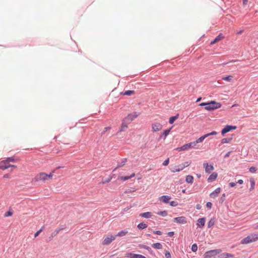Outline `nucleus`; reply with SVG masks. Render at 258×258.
<instances>
[{"instance_id": "9", "label": "nucleus", "mask_w": 258, "mask_h": 258, "mask_svg": "<svg viewBox=\"0 0 258 258\" xmlns=\"http://www.w3.org/2000/svg\"><path fill=\"white\" fill-rule=\"evenodd\" d=\"M125 257L128 258H147L145 256L140 254H136L132 252L126 253Z\"/></svg>"}, {"instance_id": "23", "label": "nucleus", "mask_w": 258, "mask_h": 258, "mask_svg": "<svg viewBox=\"0 0 258 258\" xmlns=\"http://www.w3.org/2000/svg\"><path fill=\"white\" fill-rule=\"evenodd\" d=\"M139 216L143 218H149L151 217L152 214L151 212H147L140 214Z\"/></svg>"}, {"instance_id": "43", "label": "nucleus", "mask_w": 258, "mask_h": 258, "mask_svg": "<svg viewBox=\"0 0 258 258\" xmlns=\"http://www.w3.org/2000/svg\"><path fill=\"white\" fill-rule=\"evenodd\" d=\"M170 205L172 206V207H176L177 206L178 204L177 203V202L176 201H171L170 203Z\"/></svg>"}, {"instance_id": "7", "label": "nucleus", "mask_w": 258, "mask_h": 258, "mask_svg": "<svg viewBox=\"0 0 258 258\" xmlns=\"http://www.w3.org/2000/svg\"><path fill=\"white\" fill-rule=\"evenodd\" d=\"M173 221L178 224H184L187 223L186 218L184 216L174 218Z\"/></svg>"}, {"instance_id": "54", "label": "nucleus", "mask_w": 258, "mask_h": 258, "mask_svg": "<svg viewBox=\"0 0 258 258\" xmlns=\"http://www.w3.org/2000/svg\"><path fill=\"white\" fill-rule=\"evenodd\" d=\"M111 127L110 126H107L104 128L103 132L102 133V135L104 134L107 131L110 130Z\"/></svg>"}, {"instance_id": "39", "label": "nucleus", "mask_w": 258, "mask_h": 258, "mask_svg": "<svg viewBox=\"0 0 258 258\" xmlns=\"http://www.w3.org/2000/svg\"><path fill=\"white\" fill-rule=\"evenodd\" d=\"M256 170H257L256 168L254 166H251L249 169V172L251 173H255L256 171Z\"/></svg>"}, {"instance_id": "49", "label": "nucleus", "mask_w": 258, "mask_h": 258, "mask_svg": "<svg viewBox=\"0 0 258 258\" xmlns=\"http://www.w3.org/2000/svg\"><path fill=\"white\" fill-rule=\"evenodd\" d=\"M140 248H144L147 250V248L149 247L147 245H144V244H139L138 246Z\"/></svg>"}, {"instance_id": "1", "label": "nucleus", "mask_w": 258, "mask_h": 258, "mask_svg": "<svg viewBox=\"0 0 258 258\" xmlns=\"http://www.w3.org/2000/svg\"><path fill=\"white\" fill-rule=\"evenodd\" d=\"M258 239L257 234H252L242 239L241 241L242 244H247L256 241Z\"/></svg>"}, {"instance_id": "58", "label": "nucleus", "mask_w": 258, "mask_h": 258, "mask_svg": "<svg viewBox=\"0 0 258 258\" xmlns=\"http://www.w3.org/2000/svg\"><path fill=\"white\" fill-rule=\"evenodd\" d=\"M188 166H189V164H188V162H185V163H184L183 166H182V167H181V168H183V169L185 167H187Z\"/></svg>"}, {"instance_id": "57", "label": "nucleus", "mask_w": 258, "mask_h": 258, "mask_svg": "<svg viewBox=\"0 0 258 258\" xmlns=\"http://www.w3.org/2000/svg\"><path fill=\"white\" fill-rule=\"evenodd\" d=\"M231 151H229V152H227V153L224 155V157L225 158L229 157V156H230V154H231Z\"/></svg>"}, {"instance_id": "41", "label": "nucleus", "mask_w": 258, "mask_h": 258, "mask_svg": "<svg viewBox=\"0 0 258 258\" xmlns=\"http://www.w3.org/2000/svg\"><path fill=\"white\" fill-rule=\"evenodd\" d=\"M147 250L149 251V252L153 256H155V252L152 250L151 247L149 246L147 248Z\"/></svg>"}, {"instance_id": "51", "label": "nucleus", "mask_w": 258, "mask_h": 258, "mask_svg": "<svg viewBox=\"0 0 258 258\" xmlns=\"http://www.w3.org/2000/svg\"><path fill=\"white\" fill-rule=\"evenodd\" d=\"M212 204L210 202H208L206 203V206L207 208H208L209 209H211L212 208Z\"/></svg>"}, {"instance_id": "16", "label": "nucleus", "mask_w": 258, "mask_h": 258, "mask_svg": "<svg viewBox=\"0 0 258 258\" xmlns=\"http://www.w3.org/2000/svg\"><path fill=\"white\" fill-rule=\"evenodd\" d=\"M218 174L217 172L212 173L208 178L207 181L209 182H212L214 181L216 178L217 177Z\"/></svg>"}, {"instance_id": "56", "label": "nucleus", "mask_w": 258, "mask_h": 258, "mask_svg": "<svg viewBox=\"0 0 258 258\" xmlns=\"http://www.w3.org/2000/svg\"><path fill=\"white\" fill-rule=\"evenodd\" d=\"M236 185V183L234 182H230L229 184L230 187H234Z\"/></svg>"}, {"instance_id": "38", "label": "nucleus", "mask_w": 258, "mask_h": 258, "mask_svg": "<svg viewBox=\"0 0 258 258\" xmlns=\"http://www.w3.org/2000/svg\"><path fill=\"white\" fill-rule=\"evenodd\" d=\"M197 250H198V246H197V244H196V243L193 244L191 246V250L193 252H196L197 251Z\"/></svg>"}, {"instance_id": "32", "label": "nucleus", "mask_w": 258, "mask_h": 258, "mask_svg": "<svg viewBox=\"0 0 258 258\" xmlns=\"http://www.w3.org/2000/svg\"><path fill=\"white\" fill-rule=\"evenodd\" d=\"M134 94H135L134 90H127L123 93V95L126 96H131Z\"/></svg>"}, {"instance_id": "46", "label": "nucleus", "mask_w": 258, "mask_h": 258, "mask_svg": "<svg viewBox=\"0 0 258 258\" xmlns=\"http://www.w3.org/2000/svg\"><path fill=\"white\" fill-rule=\"evenodd\" d=\"M131 178V176H121V179L123 180V181H126L129 179H130Z\"/></svg>"}, {"instance_id": "14", "label": "nucleus", "mask_w": 258, "mask_h": 258, "mask_svg": "<svg viewBox=\"0 0 258 258\" xmlns=\"http://www.w3.org/2000/svg\"><path fill=\"white\" fill-rule=\"evenodd\" d=\"M172 128V127H170V128L169 129H167V130H164L163 134H161L159 137V139H165L166 137L169 135L170 132V130Z\"/></svg>"}, {"instance_id": "45", "label": "nucleus", "mask_w": 258, "mask_h": 258, "mask_svg": "<svg viewBox=\"0 0 258 258\" xmlns=\"http://www.w3.org/2000/svg\"><path fill=\"white\" fill-rule=\"evenodd\" d=\"M169 163V159L167 158L162 163V165L164 166H167Z\"/></svg>"}, {"instance_id": "2", "label": "nucleus", "mask_w": 258, "mask_h": 258, "mask_svg": "<svg viewBox=\"0 0 258 258\" xmlns=\"http://www.w3.org/2000/svg\"><path fill=\"white\" fill-rule=\"evenodd\" d=\"M221 104L220 103L216 102L215 101H211L210 102H206V107L205 109L208 111H212L216 109L221 107Z\"/></svg>"}, {"instance_id": "53", "label": "nucleus", "mask_w": 258, "mask_h": 258, "mask_svg": "<svg viewBox=\"0 0 258 258\" xmlns=\"http://www.w3.org/2000/svg\"><path fill=\"white\" fill-rule=\"evenodd\" d=\"M111 179H112L111 177L108 178L106 179H105V180L103 181L102 183H108V182H110V181L111 180Z\"/></svg>"}, {"instance_id": "31", "label": "nucleus", "mask_w": 258, "mask_h": 258, "mask_svg": "<svg viewBox=\"0 0 258 258\" xmlns=\"http://www.w3.org/2000/svg\"><path fill=\"white\" fill-rule=\"evenodd\" d=\"M127 233V231H125V230H122V231H120L119 232H118L117 233V234L116 235H115V237L116 236H120V237H121V236H123L124 235H125Z\"/></svg>"}, {"instance_id": "22", "label": "nucleus", "mask_w": 258, "mask_h": 258, "mask_svg": "<svg viewBox=\"0 0 258 258\" xmlns=\"http://www.w3.org/2000/svg\"><path fill=\"white\" fill-rule=\"evenodd\" d=\"M127 161L126 158H124L122 160L121 162L118 164L117 167L113 170V172L115 171L117 168H120L124 166Z\"/></svg>"}, {"instance_id": "40", "label": "nucleus", "mask_w": 258, "mask_h": 258, "mask_svg": "<svg viewBox=\"0 0 258 258\" xmlns=\"http://www.w3.org/2000/svg\"><path fill=\"white\" fill-rule=\"evenodd\" d=\"M183 169V168H179V167H175L173 169L171 170L172 172H179Z\"/></svg>"}, {"instance_id": "60", "label": "nucleus", "mask_w": 258, "mask_h": 258, "mask_svg": "<svg viewBox=\"0 0 258 258\" xmlns=\"http://www.w3.org/2000/svg\"><path fill=\"white\" fill-rule=\"evenodd\" d=\"M209 134H210V136L216 135L217 134V132L216 131H213V132L210 133Z\"/></svg>"}, {"instance_id": "3", "label": "nucleus", "mask_w": 258, "mask_h": 258, "mask_svg": "<svg viewBox=\"0 0 258 258\" xmlns=\"http://www.w3.org/2000/svg\"><path fill=\"white\" fill-rule=\"evenodd\" d=\"M222 252L221 249H216L206 251L205 254V258H215V256Z\"/></svg>"}, {"instance_id": "50", "label": "nucleus", "mask_w": 258, "mask_h": 258, "mask_svg": "<svg viewBox=\"0 0 258 258\" xmlns=\"http://www.w3.org/2000/svg\"><path fill=\"white\" fill-rule=\"evenodd\" d=\"M54 172V171H52L49 174H47V178H51L52 177L53 173Z\"/></svg>"}, {"instance_id": "17", "label": "nucleus", "mask_w": 258, "mask_h": 258, "mask_svg": "<svg viewBox=\"0 0 258 258\" xmlns=\"http://www.w3.org/2000/svg\"><path fill=\"white\" fill-rule=\"evenodd\" d=\"M205 222H206L205 218L203 217L202 218H200L198 220L197 224L198 226H199L200 228H202L205 225Z\"/></svg>"}, {"instance_id": "35", "label": "nucleus", "mask_w": 258, "mask_h": 258, "mask_svg": "<svg viewBox=\"0 0 258 258\" xmlns=\"http://www.w3.org/2000/svg\"><path fill=\"white\" fill-rule=\"evenodd\" d=\"M232 78L233 77L232 76L229 75L226 77H223L222 79L224 81L229 82L232 80Z\"/></svg>"}, {"instance_id": "20", "label": "nucleus", "mask_w": 258, "mask_h": 258, "mask_svg": "<svg viewBox=\"0 0 258 258\" xmlns=\"http://www.w3.org/2000/svg\"><path fill=\"white\" fill-rule=\"evenodd\" d=\"M234 255L229 253H223L220 255H219L217 258H229L233 257Z\"/></svg>"}, {"instance_id": "44", "label": "nucleus", "mask_w": 258, "mask_h": 258, "mask_svg": "<svg viewBox=\"0 0 258 258\" xmlns=\"http://www.w3.org/2000/svg\"><path fill=\"white\" fill-rule=\"evenodd\" d=\"M165 256L166 258H171V254L169 251L166 250L165 252Z\"/></svg>"}, {"instance_id": "34", "label": "nucleus", "mask_w": 258, "mask_h": 258, "mask_svg": "<svg viewBox=\"0 0 258 258\" xmlns=\"http://www.w3.org/2000/svg\"><path fill=\"white\" fill-rule=\"evenodd\" d=\"M205 137H204V135L203 136H201L199 139H197L195 141H194V143L195 145H196L197 144L202 142L204 139Z\"/></svg>"}, {"instance_id": "19", "label": "nucleus", "mask_w": 258, "mask_h": 258, "mask_svg": "<svg viewBox=\"0 0 258 258\" xmlns=\"http://www.w3.org/2000/svg\"><path fill=\"white\" fill-rule=\"evenodd\" d=\"M125 119H124L122 120L121 127L119 128V131H118V133L123 132L128 127L127 123L125 122Z\"/></svg>"}, {"instance_id": "29", "label": "nucleus", "mask_w": 258, "mask_h": 258, "mask_svg": "<svg viewBox=\"0 0 258 258\" xmlns=\"http://www.w3.org/2000/svg\"><path fill=\"white\" fill-rule=\"evenodd\" d=\"M215 223V220L214 218H212L210 219V220L208 223V227L211 228L212 227Z\"/></svg>"}, {"instance_id": "12", "label": "nucleus", "mask_w": 258, "mask_h": 258, "mask_svg": "<svg viewBox=\"0 0 258 258\" xmlns=\"http://www.w3.org/2000/svg\"><path fill=\"white\" fill-rule=\"evenodd\" d=\"M139 115V113L136 112H134L133 113H130L127 115V116L124 118L125 120H127L129 121H132L134 119L137 118Z\"/></svg>"}, {"instance_id": "18", "label": "nucleus", "mask_w": 258, "mask_h": 258, "mask_svg": "<svg viewBox=\"0 0 258 258\" xmlns=\"http://www.w3.org/2000/svg\"><path fill=\"white\" fill-rule=\"evenodd\" d=\"M224 38V36H223L222 33L219 34L216 37V38L211 42L210 44L211 45H213L218 41L222 40Z\"/></svg>"}, {"instance_id": "5", "label": "nucleus", "mask_w": 258, "mask_h": 258, "mask_svg": "<svg viewBox=\"0 0 258 258\" xmlns=\"http://www.w3.org/2000/svg\"><path fill=\"white\" fill-rule=\"evenodd\" d=\"M237 126L232 125H227L221 131L222 135L224 136L225 134L236 129Z\"/></svg>"}, {"instance_id": "64", "label": "nucleus", "mask_w": 258, "mask_h": 258, "mask_svg": "<svg viewBox=\"0 0 258 258\" xmlns=\"http://www.w3.org/2000/svg\"><path fill=\"white\" fill-rule=\"evenodd\" d=\"M199 105L200 106H205L206 107V102H203V103H201L199 104Z\"/></svg>"}, {"instance_id": "47", "label": "nucleus", "mask_w": 258, "mask_h": 258, "mask_svg": "<svg viewBox=\"0 0 258 258\" xmlns=\"http://www.w3.org/2000/svg\"><path fill=\"white\" fill-rule=\"evenodd\" d=\"M226 194H223L221 197L220 200L222 202H223L225 200Z\"/></svg>"}, {"instance_id": "37", "label": "nucleus", "mask_w": 258, "mask_h": 258, "mask_svg": "<svg viewBox=\"0 0 258 258\" xmlns=\"http://www.w3.org/2000/svg\"><path fill=\"white\" fill-rule=\"evenodd\" d=\"M60 230H61V229H58L56 230L55 231H54L53 232H52L51 233V236L52 237H53L55 236L59 233V232Z\"/></svg>"}, {"instance_id": "21", "label": "nucleus", "mask_w": 258, "mask_h": 258, "mask_svg": "<svg viewBox=\"0 0 258 258\" xmlns=\"http://www.w3.org/2000/svg\"><path fill=\"white\" fill-rule=\"evenodd\" d=\"M10 166H11V164H10V163H5V160H4L2 162V163L0 165V169L2 170H5L10 168Z\"/></svg>"}, {"instance_id": "8", "label": "nucleus", "mask_w": 258, "mask_h": 258, "mask_svg": "<svg viewBox=\"0 0 258 258\" xmlns=\"http://www.w3.org/2000/svg\"><path fill=\"white\" fill-rule=\"evenodd\" d=\"M162 128V125L159 122H155L152 124V131L157 132Z\"/></svg>"}, {"instance_id": "52", "label": "nucleus", "mask_w": 258, "mask_h": 258, "mask_svg": "<svg viewBox=\"0 0 258 258\" xmlns=\"http://www.w3.org/2000/svg\"><path fill=\"white\" fill-rule=\"evenodd\" d=\"M42 228H41L40 230H39L38 231H37L35 234H34V237H36L37 236H38L39 235V234H40V233L42 231Z\"/></svg>"}, {"instance_id": "63", "label": "nucleus", "mask_w": 258, "mask_h": 258, "mask_svg": "<svg viewBox=\"0 0 258 258\" xmlns=\"http://www.w3.org/2000/svg\"><path fill=\"white\" fill-rule=\"evenodd\" d=\"M131 207H127L123 210V212H126L131 209Z\"/></svg>"}, {"instance_id": "28", "label": "nucleus", "mask_w": 258, "mask_h": 258, "mask_svg": "<svg viewBox=\"0 0 258 258\" xmlns=\"http://www.w3.org/2000/svg\"><path fill=\"white\" fill-rule=\"evenodd\" d=\"M249 181H250V189H249V190L250 191H251L254 188V186H255V181H254V180L253 178H250L249 179Z\"/></svg>"}, {"instance_id": "42", "label": "nucleus", "mask_w": 258, "mask_h": 258, "mask_svg": "<svg viewBox=\"0 0 258 258\" xmlns=\"http://www.w3.org/2000/svg\"><path fill=\"white\" fill-rule=\"evenodd\" d=\"M12 215H13V212L9 210L5 213V217H10V216H11Z\"/></svg>"}, {"instance_id": "6", "label": "nucleus", "mask_w": 258, "mask_h": 258, "mask_svg": "<svg viewBox=\"0 0 258 258\" xmlns=\"http://www.w3.org/2000/svg\"><path fill=\"white\" fill-rule=\"evenodd\" d=\"M47 179V174L44 172H41L38 174L34 178V181H44Z\"/></svg>"}, {"instance_id": "25", "label": "nucleus", "mask_w": 258, "mask_h": 258, "mask_svg": "<svg viewBox=\"0 0 258 258\" xmlns=\"http://www.w3.org/2000/svg\"><path fill=\"white\" fill-rule=\"evenodd\" d=\"M194 179V177L192 175H188L185 178V181L188 183H192Z\"/></svg>"}, {"instance_id": "24", "label": "nucleus", "mask_w": 258, "mask_h": 258, "mask_svg": "<svg viewBox=\"0 0 258 258\" xmlns=\"http://www.w3.org/2000/svg\"><path fill=\"white\" fill-rule=\"evenodd\" d=\"M233 139L232 135L229 138H225L221 140V142L222 144H227L231 141Z\"/></svg>"}, {"instance_id": "13", "label": "nucleus", "mask_w": 258, "mask_h": 258, "mask_svg": "<svg viewBox=\"0 0 258 258\" xmlns=\"http://www.w3.org/2000/svg\"><path fill=\"white\" fill-rule=\"evenodd\" d=\"M221 191V188L220 187H217L216 189H215L213 192H212L210 196L211 198H215L217 197L219 194L220 192Z\"/></svg>"}, {"instance_id": "62", "label": "nucleus", "mask_w": 258, "mask_h": 258, "mask_svg": "<svg viewBox=\"0 0 258 258\" xmlns=\"http://www.w3.org/2000/svg\"><path fill=\"white\" fill-rule=\"evenodd\" d=\"M10 177V175L9 174H6L4 175V178H9Z\"/></svg>"}, {"instance_id": "11", "label": "nucleus", "mask_w": 258, "mask_h": 258, "mask_svg": "<svg viewBox=\"0 0 258 258\" xmlns=\"http://www.w3.org/2000/svg\"><path fill=\"white\" fill-rule=\"evenodd\" d=\"M115 239V236L111 235L110 237H107L103 241L102 244L104 245H108Z\"/></svg>"}, {"instance_id": "4", "label": "nucleus", "mask_w": 258, "mask_h": 258, "mask_svg": "<svg viewBox=\"0 0 258 258\" xmlns=\"http://www.w3.org/2000/svg\"><path fill=\"white\" fill-rule=\"evenodd\" d=\"M196 146L194 142H190L189 143L184 144V145L178 147L176 149L178 151H185L189 148H193Z\"/></svg>"}, {"instance_id": "36", "label": "nucleus", "mask_w": 258, "mask_h": 258, "mask_svg": "<svg viewBox=\"0 0 258 258\" xmlns=\"http://www.w3.org/2000/svg\"><path fill=\"white\" fill-rule=\"evenodd\" d=\"M15 160V159L13 157H8L7 159L5 160V163H10V162H13Z\"/></svg>"}, {"instance_id": "61", "label": "nucleus", "mask_w": 258, "mask_h": 258, "mask_svg": "<svg viewBox=\"0 0 258 258\" xmlns=\"http://www.w3.org/2000/svg\"><path fill=\"white\" fill-rule=\"evenodd\" d=\"M237 183L238 184H241L243 183V181L242 179H239V180H238Z\"/></svg>"}, {"instance_id": "59", "label": "nucleus", "mask_w": 258, "mask_h": 258, "mask_svg": "<svg viewBox=\"0 0 258 258\" xmlns=\"http://www.w3.org/2000/svg\"><path fill=\"white\" fill-rule=\"evenodd\" d=\"M196 208L198 210H200L202 208V206L200 204H197Z\"/></svg>"}, {"instance_id": "10", "label": "nucleus", "mask_w": 258, "mask_h": 258, "mask_svg": "<svg viewBox=\"0 0 258 258\" xmlns=\"http://www.w3.org/2000/svg\"><path fill=\"white\" fill-rule=\"evenodd\" d=\"M204 167L205 168L206 173L209 174L212 171L214 170V166L213 164H209L207 163H204L203 164Z\"/></svg>"}, {"instance_id": "48", "label": "nucleus", "mask_w": 258, "mask_h": 258, "mask_svg": "<svg viewBox=\"0 0 258 258\" xmlns=\"http://www.w3.org/2000/svg\"><path fill=\"white\" fill-rule=\"evenodd\" d=\"M153 233L154 234H157V235H160L162 234V232L160 230H155V231H153Z\"/></svg>"}, {"instance_id": "15", "label": "nucleus", "mask_w": 258, "mask_h": 258, "mask_svg": "<svg viewBox=\"0 0 258 258\" xmlns=\"http://www.w3.org/2000/svg\"><path fill=\"white\" fill-rule=\"evenodd\" d=\"M159 199L164 203L167 204L169 203V200H170L171 197L168 195H163L161 196Z\"/></svg>"}, {"instance_id": "33", "label": "nucleus", "mask_w": 258, "mask_h": 258, "mask_svg": "<svg viewBox=\"0 0 258 258\" xmlns=\"http://www.w3.org/2000/svg\"><path fill=\"white\" fill-rule=\"evenodd\" d=\"M157 214L162 217H166L168 214L166 211H161L158 212Z\"/></svg>"}, {"instance_id": "26", "label": "nucleus", "mask_w": 258, "mask_h": 258, "mask_svg": "<svg viewBox=\"0 0 258 258\" xmlns=\"http://www.w3.org/2000/svg\"><path fill=\"white\" fill-rule=\"evenodd\" d=\"M152 246L157 249H160L162 248V245L160 242L153 243L152 244Z\"/></svg>"}, {"instance_id": "27", "label": "nucleus", "mask_w": 258, "mask_h": 258, "mask_svg": "<svg viewBox=\"0 0 258 258\" xmlns=\"http://www.w3.org/2000/svg\"><path fill=\"white\" fill-rule=\"evenodd\" d=\"M147 226L148 225L142 222L138 225L137 227L139 230H143L146 228Z\"/></svg>"}, {"instance_id": "55", "label": "nucleus", "mask_w": 258, "mask_h": 258, "mask_svg": "<svg viewBox=\"0 0 258 258\" xmlns=\"http://www.w3.org/2000/svg\"><path fill=\"white\" fill-rule=\"evenodd\" d=\"M174 232L173 231H170L167 233V235L169 237L173 236Z\"/></svg>"}, {"instance_id": "30", "label": "nucleus", "mask_w": 258, "mask_h": 258, "mask_svg": "<svg viewBox=\"0 0 258 258\" xmlns=\"http://www.w3.org/2000/svg\"><path fill=\"white\" fill-rule=\"evenodd\" d=\"M178 114H177L175 116H172L170 117L169 120V123L170 124H172L174 122V121L178 117Z\"/></svg>"}]
</instances>
